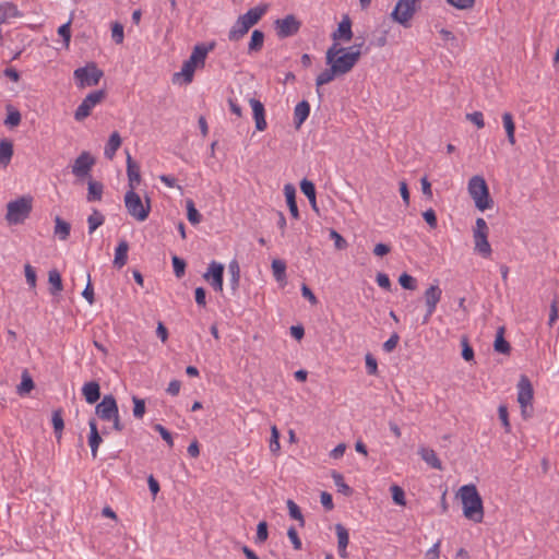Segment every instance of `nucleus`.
Wrapping results in <instances>:
<instances>
[{
  "label": "nucleus",
  "instance_id": "obj_1",
  "mask_svg": "<svg viewBox=\"0 0 559 559\" xmlns=\"http://www.w3.org/2000/svg\"><path fill=\"white\" fill-rule=\"evenodd\" d=\"M325 61L341 76L350 72L356 66L358 53H349L346 48L340 47L337 43H333L326 50Z\"/></svg>",
  "mask_w": 559,
  "mask_h": 559
},
{
  "label": "nucleus",
  "instance_id": "obj_2",
  "mask_svg": "<svg viewBox=\"0 0 559 559\" xmlns=\"http://www.w3.org/2000/svg\"><path fill=\"white\" fill-rule=\"evenodd\" d=\"M267 10L266 4L257 5L249 9L245 14L238 16L228 33V39L230 41H238L241 39L248 31L255 25Z\"/></svg>",
  "mask_w": 559,
  "mask_h": 559
},
{
  "label": "nucleus",
  "instance_id": "obj_3",
  "mask_svg": "<svg viewBox=\"0 0 559 559\" xmlns=\"http://www.w3.org/2000/svg\"><path fill=\"white\" fill-rule=\"evenodd\" d=\"M460 491L464 515L473 522H480L484 515L483 501L476 487L466 485Z\"/></svg>",
  "mask_w": 559,
  "mask_h": 559
},
{
  "label": "nucleus",
  "instance_id": "obj_4",
  "mask_svg": "<svg viewBox=\"0 0 559 559\" xmlns=\"http://www.w3.org/2000/svg\"><path fill=\"white\" fill-rule=\"evenodd\" d=\"M468 193L479 211H485L493 206V200L489 194L486 180L481 176H473L468 181Z\"/></svg>",
  "mask_w": 559,
  "mask_h": 559
},
{
  "label": "nucleus",
  "instance_id": "obj_5",
  "mask_svg": "<svg viewBox=\"0 0 559 559\" xmlns=\"http://www.w3.org/2000/svg\"><path fill=\"white\" fill-rule=\"evenodd\" d=\"M33 198L29 195L20 197L7 204L5 219L10 225L23 224L31 215Z\"/></svg>",
  "mask_w": 559,
  "mask_h": 559
},
{
  "label": "nucleus",
  "instance_id": "obj_6",
  "mask_svg": "<svg viewBox=\"0 0 559 559\" xmlns=\"http://www.w3.org/2000/svg\"><path fill=\"white\" fill-rule=\"evenodd\" d=\"M124 205L128 213L139 222L145 221L151 212V200L146 198L144 204L135 190L127 191L124 195Z\"/></svg>",
  "mask_w": 559,
  "mask_h": 559
},
{
  "label": "nucleus",
  "instance_id": "obj_7",
  "mask_svg": "<svg viewBox=\"0 0 559 559\" xmlns=\"http://www.w3.org/2000/svg\"><path fill=\"white\" fill-rule=\"evenodd\" d=\"M73 75L78 81V86L84 88L97 85L104 76V71L95 62H88L85 67L75 69Z\"/></svg>",
  "mask_w": 559,
  "mask_h": 559
},
{
  "label": "nucleus",
  "instance_id": "obj_8",
  "mask_svg": "<svg viewBox=\"0 0 559 559\" xmlns=\"http://www.w3.org/2000/svg\"><path fill=\"white\" fill-rule=\"evenodd\" d=\"M533 385L526 376H521L518 383V402L521 407V414L524 418H528L532 415V401H533Z\"/></svg>",
  "mask_w": 559,
  "mask_h": 559
},
{
  "label": "nucleus",
  "instance_id": "obj_9",
  "mask_svg": "<svg viewBox=\"0 0 559 559\" xmlns=\"http://www.w3.org/2000/svg\"><path fill=\"white\" fill-rule=\"evenodd\" d=\"M489 228L484 218L478 217L475 223V228L473 230V237L475 242V251H477L483 257L487 258L491 254V247L488 241Z\"/></svg>",
  "mask_w": 559,
  "mask_h": 559
},
{
  "label": "nucleus",
  "instance_id": "obj_10",
  "mask_svg": "<svg viewBox=\"0 0 559 559\" xmlns=\"http://www.w3.org/2000/svg\"><path fill=\"white\" fill-rule=\"evenodd\" d=\"M416 12V0H399L391 17L404 27L411 26V20Z\"/></svg>",
  "mask_w": 559,
  "mask_h": 559
},
{
  "label": "nucleus",
  "instance_id": "obj_11",
  "mask_svg": "<svg viewBox=\"0 0 559 559\" xmlns=\"http://www.w3.org/2000/svg\"><path fill=\"white\" fill-rule=\"evenodd\" d=\"M106 97V92L104 90H98L91 92L86 95V97L82 100L74 112V118L78 121H82L91 115L92 109L100 104Z\"/></svg>",
  "mask_w": 559,
  "mask_h": 559
},
{
  "label": "nucleus",
  "instance_id": "obj_12",
  "mask_svg": "<svg viewBox=\"0 0 559 559\" xmlns=\"http://www.w3.org/2000/svg\"><path fill=\"white\" fill-rule=\"evenodd\" d=\"M300 26L301 22L294 14H288L283 19L274 21V29L280 39L296 35L299 32Z\"/></svg>",
  "mask_w": 559,
  "mask_h": 559
},
{
  "label": "nucleus",
  "instance_id": "obj_13",
  "mask_svg": "<svg viewBox=\"0 0 559 559\" xmlns=\"http://www.w3.org/2000/svg\"><path fill=\"white\" fill-rule=\"evenodd\" d=\"M224 270V264L212 261L209 264L207 271L203 274L204 281H206L212 288L218 293H223Z\"/></svg>",
  "mask_w": 559,
  "mask_h": 559
},
{
  "label": "nucleus",
  "instance_id": "obj_14",
  "mask_svg": "<svg viewBox=\"0 0 559 559\" xmlns=\"http://www.w3.org/2000/svg\"><path fill=\"white\" fill-rule=\"evenodd\" d=\"M95 158L86 151L82 152L72 166V174L78 178H85L90 175Z\"/></svg>",
  "mask_w": 559,
  "mask_h": 559
},
{
  "label": "nucleus",
  "instance_id": "obj_15",
  "mask_svg": "<svg viewBox=\"0 0 559 559\" xmlns=\"http://www.w3.org/2000/svg\"><path fill=\"white\" fill-rule=\"evenodd\" d=\"M118 405L112 394L105 395L100 403L95 407L96 415L106 421H109L112 416L118 413Z\"/></svg>",
  "mask_w": 559,
  "mask_h": 559
},
{
  "label": "nucleus",
  "instance_id": "obj_16",
  "mask_svg": "<svg viewBox=\"0 0 559 559\" xmlns=\"http://www.w3.org/2000/svg\"><path fill=\"white\" fill-rule=\"evenodd\" d=\"M352 38V21L347 15H345L343 20L338 23L336 31L332 33V39L334 40V43H337V40H343L347 43Z\"/></svg>",
  "mask_w": 559,
  "mask_h": 559
},
{
  "label": "nucleus",
  "instance_id": "obj_17",
  "mask_svg": "<svg viewBox=\"0 0 559 559\" xmlns=\"http://www.w3.org/2000/svg\"><path fill=\"white\" fill-rule=\"evenodd\" d=\"M249 103L252 107L253 111V119L255 122V129L258 131H264L267 127L266 120H265V110L263 104L255 98H250Z\"/></svg>",
  "mask_w": 559,
  "mask_h": 559
},
{
  "label": "nucleus",
  "instance_id": "obj_18",
  "mask_svg": "<svg viewBox=\"0 0 559 559\" xmlns=\"http://www.w3.org/2000/svg\"><path fill=\"white\" fill-rule=\"evenodd\" d=\"M127 176L129 181V190H135L136 186L141 181L140 175V166L138 163L131 157L129 153H127Z\"/></svg>",
  "mask_w": 559,
  "mask_h": 559
},
{
  "label": "nucleus",
  "instance_id": "obj_19",
  "mask_svg": "<svg viewBox=\"0 0 559 559\" xmlns=\"http://www.w3.org/2000/svg\"><path fill=\"white\" fill-rule=\"evenodd\" d=\"M90 426V436H88V445L91 448L92 456L95 459L97 456L98 447L102 443L103 439L97 428V423L95 418H91L88 421Z\"/></svg>",
  "mask_w": 559,
  "mask_h": 559
},
{
  "label": "nucleus",
  "instance_id": "obj_20",
  "mask_svg": "<svg viewBox=\"0 0 559 559\" xmlns=\"http://www.w3.org/2000/svg\"><path fill=\"white\" fill-rule=\"evenodd\" d=\"M418 454L421 457V460L430 467L438 469V471L443 469V465H442L441 461L439 460V457L437 456V453L435 452V450L427 448V447H420L418 449Z\"/></svg>",
  "mask_w": 559,
  "mask_h": 559
},
{
  "label": "nucleus",
  "instance_id": "obj_21",
  "mask_svg": "<svg viewBox=\"0 0 559 559\" xmlns=\"http://www.w3.org/2000/svg\"><path fill=\"white\" fill-rule=\"evenodd\" d=\"M195 69H197V66L194 63H191V61L186 60L182 64L181 71L176 72L173 75V82L178 83L179 80L182 78V82L185 84L191 83L193 80Z\"/></svg>",
  "mask_w": 559,
  "mask_h": 559
},
{
  "label": "nucleus",
  "instance_id": "obj_22",
  "mask_svg": "<svg viewBox=\"0 0 559 559\" xmlns=\"http://www.w3.org/2000/svg\"><path fill=\"white\" fill-rule=\"evenodd\" d=\"M82 394L88 404H94L100 399V386L96 381L86 382L82 388Z\"/></svg>",
  "mask_w": 559,
  "mask_h": 559
},
{
  "label": "nucleus",
  "instance_id": "obj_23",
  "mask_svg": "<svg viewBox=\"0 0 559 559\" xmlns=\"http://www.w3.org/2000/svg\"><path fill=\"white\" fill-rule=\"evenodd\" d=\"M213 48L214 44H211L210 46H205L203 44L197 45L188 60L197 67L200 64L204 66L205 58Z\"/></svg>",
  "mask_w": 559,
  "mask_h": 559
},
{
  "label": "nucleus",
  "instance_id": "obj_24",
  "mask_svg": "<svg viewBox=\"0 0 559 559\" xmlns=\"http://www.w3.org/2000/svg\"><path fill=\"white\" fill-rule=\"evenodd\" d=\"M228 274H229V286L233 295H235L239 288L240 284V265L239 262L234 259L228 263Z\"/></svg>",
  "mask_w": 559,
  "mask_h": 559
},
{
  "label": "nucleus",
  "instance_id": "obj_25",
  "mask_svg": "<svg viewBox=\"0 0 559 559\" xmlns=\"http://www.w3.org/2000/svg\"><path fill=\"white\" fill-rule=\"evenodd\" d=\"M310 114V105L307 100L299 102L294 110V124L299 129Z\"/></svg>",
  "mask_w": 559,
  "mask_h": 559
},
{
  "label": "nucleus",
  "instance_id": "obj_26",
  "mask_svg": "<svg viewBox=\"0 0 559 559\" xmlns=\"http://www.w3.org/2000/svg\"><path fill=\"white\" fill-rule=\"evenodd\" d=\"M22 13L13 2L0 3V25L13 17H20Z\"/></svg>",
  "mask_w": 559,
  "mask_h": 559
},
{
  "label": "nucleus",
  "instance_id": "obj_27",
  "mask_svg": "<svg viewBox=\"0 0 559 559\" xmlns=\"http://www.w3.org/2000/svg\"><path fill=\"white\" fill-rule=\"evenodd\" d=\"M284 193L286 198V202L292 216L295 219L299 218V211L296 203V189L293 185L288 183L284 187Z\"/></svg>",
  "mask_w": 559,
  "mask_h": 559
},
{
  "label": "nucleus",
  "instance_id": "obj_28",
  "mask_svg": "<svg viewBox=\"0 0 559 559\" xmlns=\"http://www.w3.org/2000/svg\"><path fill=\"white\" fill-rule=\"evenodd\" d=\"M128 250H129L128 242L126 240H121L115 251L114 265L117 269H121L122 266L126 265L127 260H128Z\"/></svg>",
  "mask_w": 559,
  "mask_h": 559
},
{
  "label": "nucleus",
  "instance_id": "obj_29",
  "mask_svg": "<svg viewBox=\"0 0 559 559\" xmlns=\"http://www.w3.org/2000/svg\"><path fill=\"white\" fill-rule=\"evenodd\" d=\"M121 142H122V140H121L120 134L117 131L112 132L109 136V140H108L106 146H105L104 155L108 159H112L114 156L116 155V152L120 147Z\"/></svg>",
  "mask_w": 559,
  "mask_h": 559
},
{
  "label": "nucleus",
  "instance_id": "obj_30",
  "mask_svg": "<svg viewBox=\"0 0 559 559\" xmlns=\"http://www.w3.org/2000/svg\"><path fill=\"white\" fill-rule=\"evenodd\" d=\"M493 348L497 353L509 355L511 352L510 343L504 338V328L500 326L496 334Z\"/></svg>",
  "mask_w": 559,
  "mask_h": 559
},
{
  "label": "nucleus",
  "instance_id": "obj_31",
  "mask_svg": "<svg viewBox=\"0 0 559 559\" xmlns=\"http://www.w3.org/2000/svg\"><path fill=\"white\" fill-rule=\"evenodd\" d=\"M301 192L308 198L311 207L318 212L317 199H316V187L312 181L302 179L300 182Z\"/></svg>",
  "mask_w": 559,
  "mask_h": 559
},
{
  "label": "nucleus",
  "instance_id": "obj_32",
  "mask_svg": "<svg viewBox=\"0 0 559 559\" xmlns=\"http://www.w3.org/2000/svg\"><path fill=\"white\" fill-rule=\"evenodd\" d=\"M48 283L50 284L49 292L51 295H57L63 289L61 275L56 269L48 272Z\"/></svg>",
  "mask_w": 559,
  "mask_h": 559
},
{
  "label": "nucleus",
  "instance_id": "obj_33",
  "mask_svg": "<svg viewBox=\"0 0 559 559\" xmlns=\"http://www.w3.org/2000/svg\"><path fill=\"white\" fill-rule=\"evenodd\" d=\"M55 224V235L60 240H67L70 236L71 225L68 222L63 221L60 216H56Z\"/></svg>",
  "mask_w": 559,
  "mask_h": 559
},
{
  "label": "nucleus",
  "instance_id": "obj_34",
  "mask_svg": "<svg viewBox=\"0 0 559 559\" xmlns=\"http://www.w3.org/2000/svg\"><path fill=\"white\" fill-rule=\"evenodd\" d=\"M13 156V144L9 140L0 142V165L7 167Z\"/></svg>",
  "mask_w": 559,
  "mask_h": 559
},
{
  "label": "nucleus",
  "instance_id": "obj_35",
  "mask_svg": "<svg viewBox=\"0 0 559 559\" xmlns=\"http://www.w3.org/2000/svg\"><path fill=\"white\" fill-rule=\"evenodd\" d=\"M442 290L438 284L430 285L424 293L425 304L438 305L441 300Z\"/></svg>",
  "mask_w": 559,
  "mask_h": 559
},
{
  "label": "nucleus",
  "instance_id": "obj_36",
  "mask_svg": "<svg viewBox=\"0 0 559 559\" xmlns=\"http://www.w3.org/2000/svg\"><path fill=\"white\" fill-rule=\"evenodd\" d=\"M104 186L99 181L90 180L87 188V201L95 202L100 201L103 195Z\"/></svg>",
  "mask_w": 559,
  "mask_h": 559
},
{
  "label": "nucleus",
  "instance_id": "obj_37",
  "mask_svg": "<svg viewBox=\"0 0 559 559\" xmlns=\"http://www.w3.org/2000/svg\"><path fill=\"white\" fill-rule=\"evenodd\" d=\"M502 122H503V127L507 132L508 142L511 145H514L515 144V135H514L515 134V124H514L512 115L510 112H504L502 115Z\"/></svg>",
  "mask_w": 559,
  "mask_h": 559
},
{
  "label": "nucleus",
  "instance_id": "obj_38",
  "mask_svg": "<svg viewBox=\"0 0 559 559\" xmlns=\"http://www.w3.org/2000/svg\"><path fill=\"white\" fill-rule=\"evenodd\" d=\"M264 44V33L260 29H254L248 45V52H258L262 49Z\"/></svg>",
  "mask_w": 559,
  "mask_h": 559
},
{
  "label": "nucleus",
  "instance_id": "obj_39",
  "mask_svg": "<svg viewBox=\"0 0 559 559\" xmlns=\"http://www.w3.org/2000/svg\"><path fill=\"white\" fill-rule=\"evenodd\" d=\"M337 528V548H338V554L342 558H346L347 557V552H346V547L348 545V532L347 530L345 528V526H336Z\"/></svg>",
  "mask_w": 559,
  "mask_h": 559
},
{
  "label": "nucleus",
  "instance_id": "obj_40",
  "mask_svg": "<svg viewBox=\"0 0 559 559\" xmlns=\"http://www.w3.org/2000/svg\"><path fill=\"white\" fill-rule=\"evenodd\" d=\"M272 271L273 276L280 283H285L286 281V263L283 260L274 259L272 261Z\"/></svg>",
  "mask_w": 559,
  "mask_h": 559
},
{
  "label": "nucleus",
  "instance_id": "obj_41",
  "mask_svg": "<svg viewBox=\"0 0 559 559\" xmlns=\"http://www.w3.org/2000/svg\"><path fill=\"white\" fill-rule=\"evenodd\" d=\"M336 76H340L336 71L330 66L329 69L322 71L316 79V85L319 88L322 85H325L332 82Z\"/></svg>",
  "mask_w": 559,
  "mask_h": 559
},
{
  "label": "nucleus",
  "instance_id": "obj_42",
  "mask_svg": "<svg viewBox=\"0 0 559 559\" xmlns=\"http://www.w3.org/2000/svg\"><path fill=\"white\" fill-rule=\"evenodd\" d=\"M346 49L349 53L357 52L359 60L362 53H367L369 51V46H366L365 37L358 36L356 37L354 45Z\"/></svg>",
  "mask_w": 559,
  "mask_h": 559
},
{
  "label": "nucleus",
  "instance_id": "obj_43",
  "mask_svg": "<svg viewBox=\"0 0 559 559\" xmlns=\"http://www.w3.org/2000/svg\"><path fill=\"white\" fill-rule=\"evenodd\" d=\"M105 217L104 215L98 212L97 210H94L93 213L88 216L87 223H88V233H94L100 225L104 224Z\"/></svg>",
  "mask_w": 559,
  "mask_h": 559
},
{
  "label": "nucleus",
  "instance_id": "obj_44",
  "mask_svg": "<svg viewBox=\"0 0 559 559\" xmlns=\"http://www.w3.org/2000/svg\"><path fill=\"white\" fill-rule=\"evenodd\" d=\"M332 478L334 480L335 486L337 487L338 492H342L345 496H350L353 493V489L345 483L342 474L333 472Z\"/></svg>",
  "mask_w": 559,
  "mask_h": 559
},
{
  "label": "nucleus",
  "instance_id": "obj_45",
  "mask_svg": "<svg viewBox=\"0 0 559 559\" xmlns=\"http://www.w3.org/2000/svg\"><path fill=\"white\" fill-rule=\"evenodd\" d=\"M186 203H187V217H188V221L192 225L199 224L201 222V219H202V215L195 209L194 202L191 199H189V200H187Z\"/></svg>",
  "mask_w": 559,
  "mask_h": 559
},
{
  "label": "nucleus",
  "instance_id": "obj_46",
  "mask_svg": "<svg viewBox=\"0 0 559 559\" xmlns=\"http://www.w3.org/2000/svg\"><path fill=\"white\" fill-rule=\"evenodd\" d=\"M8 116L4 120V123L9 127H16L21 123V114L17 109L13 108L11 105L7 107Z\"/></svg>",
  "mask_w": 559,
  "mask_h": 559
},
{
  "label": "nucleus",
  "instance_id": "obj_47",
  "mask_svg": "<svg viewBox=\"0 0 559 559\" xmlns=\"http://www.w3.org/2000/svg\"><path fill=\"white\" fill-rule=\"evenodd\" d=\"M286 503H287L290 519L299 522L300 524H304L305 519H304L300 508L290 499H288Z\"/></svg>",
  "mask_w": 559,
  "mask_h": 559
},
{
  "label": "nucleus",
  "instance_id": "obj_48",
  "mask_svg": "<svg viewBox=\"0 0 559 559\" xmlns=\"http://www.w3.org/2000/svg\"><path fill=\"white\" fill-rule=\"evenodd\" d=\"M52 426H53V430H55L56 437L58 439H60L61 435H62V430L64 428V423H63V418H62L60 409L55 411L52 413Z\"/></svg>",
  "mask_w": 559,
  "mask_h": 559
},
{
  "label": "nucleus",
  "instance_id": "obj_49",
  "mask_svg": "<svg viewBox=\"0 0 559 559\" xmlns=\"http://www.w3.org/2000/svg\"><path fill=\"white\" fill-rule=\"evenodd\" d=\"M399 283L404 289L415 290L417 288V281L408 273H402L399 277Z\"/></svg>",
  "mask_w": 559,
  "mask_h": 559
},
{
  "label": "nucleus",
  "instance_id": "obj_50",
  "mask_svg": "<svg viewBox=\"0 0 559 559\" xmlns=\"http://www.w3.org/2000/svg\"><path fill=\"white\" fill-rule=\"evenodd\" d=\"M24 273L26 283L28 284L29 288L35 289L37 283V275L35 269L29 263H26L24 265Z\"/></svg>",
  "mask_w": 559,
  "mask_h": 559
},
{
  "label": "nucleus",
  "instance_id": "obj_51",
  "mask_svg": "<svg viewBox=\"0 0 559 559\" xmlns=\"http://www.w3.org/2000/svg\"><path fill=\"white\" fill-rule=\"evenodd\" d=\"M33 388H34L33 379L28 376L27 372H24L22 376V381H21L20 385L17 386L19 393L20 394L28 393V392H31V390H33Z\"/></svg>",
  "mask_w": 559,
  "mask_h": 559
},
{
  "label": "nucleus",
  "instance_id": "obj_52",
  "mask_svg": "<svg viewBox=\"0 0 559 559\" xmlns=\"http://www.w3.org/2000/svg\"><path fill=\"white\" fill-rule=\"evenodd\" d=\"M330 238L334 241L335 249L345 250L348 247L345 238L335 229H330Z\"/></svg>",
  "mask_w": 559,
  "mask_h": 559
},
{
  "label": "nucleus",
  "instance_id": "obj_53",
  "mask_svg": "<svg viewBox=\"0 0 559 559\" xmlns=\"http://www.w3.org/2000/svg\"><path fill=\"white\" fill-rule=\"evenodd\" d=\"M171 261H173V267H174L175 275L178 278L182 277L185 275L186 265H187L185 260L177 255H174Z\"/></svg>",
  "mask_w": 559,
  "mask_h": 559
},
{
  "label": "nucleus",
  "instance_id": "obj_54",
  "mask_svg": "<svg viewBox=\"0 0 559 559\" xmlns=\"http://www.w3.org/2000/svg\"><path fill=\"white\" fill-rule=\"evenodd\" d=\"M132 401H133V416L135 418L140 419L145 414V402H144V400H142L138 396H133Z\"/></svg>",
  "mask_w": 559,
  "mask_h": 559
},
{
  "label": "nucleus",
  "instance_id": "obj_55",
  "mask_svg": "<svg viewBox=\"0 0 559 559\" xmlns=\"http://www.w3.org/2000/svg\"><path fill=\"white\" fill-rule=\"evenodd\" d=\"M280 449V432L277 428L273 426L271 429L270 450L272 453L276 454L278 453Z\"/></svg>",
  "mask_w": 559,
  "mask_h": 559
},
{
  "label": "nucleus",
  "instance_id": "obj_56",
  "mask_svg": "<svg viewBox=\"0 0 559 559\" xmlns=\"http://www.w3.org/2000/svg\"><path fill=\"white\" fill-rule=\"evenodd\" d=\"M462 344V357L466 361H471L474 359V349L468 343V340L466 336H463L461 340Z\"/></svg>",
  "mask_w": 559,
  "mask_h": 559
},
{
  "label": "nucleus",
  "instance_id": "obj_57",
  "mask_svg": "<svg viewBox=\"0 0 559 559\" xmlns=\"http://www.w3.org/2000/svg\"><path fill=\"white\" fill-rule=\"evenodd\" d=\"M391 492H392V499L396 504H400V506L405 504V492L400 486L393 485L391 487Z\"/></svg>",
  "mask_w": 559,
  "mask_h": 559
},
{
  "label": "nucleus",
  "instance_id": "obj_58",
  "mask_svg": "<svg viewBox=\"0 0 559 559\" xmlns=\"http://www.w3.org/2000/svg\"><path fill=\"white\" fill-rule=\"evenodd\" d=\"M111 37L116 44H121L123 41V26L120 23L116 22L112 24Z\"/></svg>",
  "mask_w": 559,
  "mask_h": 559
},
{
  "label": "nucleus",
  "instance_id": "obj_59",
  "mask_svg": "<svg viewBox=\"0 0 559 559\" xmlns=\"http://www.w3.org/2000/svg\"><path fill=\"white\" fill-rule=\"evenodd\" d=\"M154 429L160 435V437L163 438L164 441H166V443L169 445V447H173L174 445V440H173V436L171 433L160 424H155L154 425Z\"/></svg>",
  "mask_w": 559,
  "mask_h": 559
},
{
  "label": "nucleus",
  "instance_id": "obj_60",
  "mask_svg": "<svg viewBox=\"0 0 559 559\" xmlns=\"http://www.w3.org/2000/svg\"><path fill=\"white\" fill-rule=\"evenodd\" d=\"M499 419L501 420L507 432H510L511 425L509 421L508 408L506 405H500L498 408Z\"/></svg>",
  "mask_w": 559,
  "mask_h": 559
},
{
  "label": "nucleus",
  "instance_id": "obj_61",
  "mask_svg": "<svg viewBox=\"0 0 559 559\" xmlns=\"http://www.w3.org/2000/svg\"><path fill=\"white\" fill-rule=\"evenodd\" d=\"M466 119L473 122L478 129L485 127L484 116L480 111H474L466 115Z\"/></svg>",
  "mask_w": 559,
  "mask_h": 559
},
{
  "label": "nucleus",
  "instance_id": "obj_62",
  "mask_svg": "<svg viewBox=\"0 0 559 559\" xmlns=\"http://www.w3.org/2000/svg\"><path fill=\"white\" fill-rule=\"evenodd\" d=\"M423 217L425 222L429 225L430 228H436L438 225L437 215L435 210L428 209L423 213Z\"/></svg>",
  "mask_w": 559,
  "mask_h": 559
},
{
  "label": "nucleus",
  "instance_id": "obj_63",
  "mask_svg": "<svg viewBox=\"0 0 559 559\" xmlns=\"http://www.w3.org/2000/svg\"><path fill=\"white\" fill-rule=\"evenodd\" d=\"M287 535L294 546V549H296V550L301 549V540L298 536V533H297L295 526H289Z\"/></svg>",
  "mask_w": 559,
  "mask_h": 559
},
{
  "label": "nucleus",
  "instance_id": "obj_64",
  "mask_svg": "<svg viewBox=\"0 0 559 559\" xmlns=\"http://www.w3.org/2000/svg\"><path fill=\"white\" fill-rule=\"evenodd\" d=\"M71 22H72V20L70 19L67 23L62 24L58 28V34L63 38V40L66 41L67 45H69L70 38H71V29H70Z\"/></svg>",
  "mask_w": 559,
  "mask_h": 559
}]
</instances>
